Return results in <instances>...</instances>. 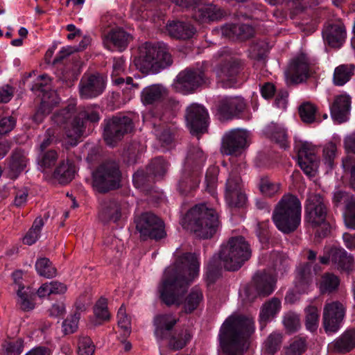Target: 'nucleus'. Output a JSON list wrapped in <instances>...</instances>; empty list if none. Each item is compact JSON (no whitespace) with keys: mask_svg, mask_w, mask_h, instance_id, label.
Here are the masks:
<instances>
[{"mask_svg":"<svg viewBox=\"0 0 355 355\" xmlns=\"http://www.w3.org/2000/svg\"><path fill=\"white\" fill-rule=\"evenodd\" d=\"M44 225V223L42 218H36L32 227L23 238L24 243L28 245L34 244L38 240Z\"/></svg>","mask_w":355,"mask_h":355,"instance_id":"45","label":"nucleus"},{"mask_svg":"<svg viewBox=\"0 0 355 355\" xmlns=\"http://www.w3.org/2000/svg\"><path fill=\"white\" fill-rule=\"evenodd\" d=\"M329 261L342 270L349 271L352 269L353 257L343 248H334L331 250L329 257L320 258L322 263H327Z\"/></svg>","mask_w":355,"mask_h":355,"instance_id":"31","label":"nucleus"},{"mask_svg":"<svg viewBox=\"0 0 355 355\" xmlns=\"http://www.w3.org/2000/svg\"><path fill=\"white\" fill-rule=\"evenodd\" d=\"M121 172L115 162H106L93 173V186L100 193H105L119 187Z\"/></svg>","mask_w":355,"mask_h":355,"instance_id":"11","label":"nucleus"},{"mask_svg":"<svg viewBox=\"0 0 355 355\" xmlns=\"http://www.w3.org/2000/svg\"><path fill=\"white\" fill-rule=\"evenodd\" d=\"M283 336L281 332L274 331L271 333L263 344L265 352L268 354L276 353L281 347Z\"/></svg>","mask_w":355,"mask_h":355,"instance_id":"46","label":"nucleus"},{"mask_svg":"<svg viewBox=\"0 0 355 355\" xmlns=\"http://www.w3.org/2000/svg\"><path fill=\"white\" fill-rule=\"evenodd\" d=\"M103 138L107 145L114 146L123 136L131 132L133 123L125 116H115L104 120Z\"/></svg>","mask_w":355,"mask_h":355,"instance_id":"15","label":"nucleus"},{"mask_svg":"<svg viewBox=\"0 0 355 355\" xmlns=\"http://www.w3.org/2000/svg\"><path fill=\"white\" fill-rule=\"evenodd\" d=\"M219 168L216 166H209L205 174V185L207 191L211 195H214L218 183V175Z\"/></svg>","mask_w":355,"mask_h":355,"instance_id":"51","label":"nucleus"},{"mask_svg":"<svg viewBox=\"0 0 355 355\" xmlns=\"http://www.w3.org/2000/svg\"><path fill=\"white\" fill-rule=\"evenodd\" d=\"M35 269L37 273L46 278H53L56 275V269L52 266L47 258H40L35 263Z\"/></svg>","mask_w":355,"mask_h":355,"instance_id":"48","label":"nucleus"},{"mask_svg":"<svg viewBox=\"0 0 355 355\" xmlns=\"http://www.w3.org/2000/svg\"><path fill=\"white\" fill-rule=\"evenodd\" d=\"M337 147L335 144L330 141L323 148V162L327 170H331L334 166V159L336 156Z\"/></svg>","mask_w":355,"mask_h":355,"instance_id":"54","label":"nucleus"},{"mask_svg":"<svg viewBox=\"0 0 355 355\" xmlns=\"http://www.w3.org/2000/svg\"><path fill=\"white\" fill-rule=\"evenodd\" d=\"M206 68L207 63H202L200 67L187 69L181 71L173 84V89L183 94L193 92L206 83L207 79Z\"/></svg>","mask_w":355,"mask_h":355,"instance_id":"12","label":"nucleus"},{"mask_svg":"<svg viewBox=\"0 0 355 355\" xmlns=\"http://www.w3.org/2000/svg\"><path fill=\"white\" fill-rule=\"evenodd\" d=\"M79 94L83 99H91L101 95L105 89V79L99 73L85 74L79 85Z\"/></svg>","mask_w":355,"mask_h":355,"instance_id":"22","label":"nucleus"},{"mask_svg":"<svg viewBox=\"0 0 355 355\" xmlns=\"http://www.w3.org/2000/svg\"><path fill=\"white\" fill-rule=\"evenodd\" d=\"M244 262V237L232 236L223 243L218 254L210 259L207 266L206 277L213 283L220 275L223 268L227 270H239Z\"/></svg>","mask_w":355,"mask_h":355,"instance_id":"3","label":"nucleus"},{"mask_svg":"<svg viewBox=\"0 0 355 355\" xmlns=\"http://www.w3.org/2000/svg\"><path fill=\"white\" fill-rule=\"evenodd\" d=\"M199 273V262L196 254L185 253L164 272L158 287L162 301L168 306L180 305L182 293Z\"/></svg>","mask_w":355,"mask_h":355,"instance_id":"1","label":"nucleus"},{"mask_svg":"<svg viewBox=\"0 0 355 355\" xmlns=\"http://www.w3.org/2000/svg\"><path fill=\"white\" fill-rule=\"evenodd\" d=\"M305 324L306 329L313 332L318 327L319 312L315 306H309L305 309Z\"/></svg>","mask_w":355,"mask_h":355,"instance_id":"50","label":"nucleus"},{"mask_svg":"<svg viewBox=\"0 0 355 355\" xmlns=\"http://www.w3.org/2000/svg\"><path fill=\"white\" fill-rule=\"evenodd\" d=\"M283 324L289 332L297 331L300 327V319L298 314L289 311L284 314Z\"/></svg>","mask_w":355,"mask_h":355,"instance_id":"59","label":"nucleus"},{"mask_svg":"<svg viewBox=\"0 0 355 355\" xmlns=\"http://www.w3.org/2000/svg\"><path fill=\"white\" fill-rule=\"evenodd\" d=\"M206 156L198 146L189 147L182 175L178 182L180 192L184 193L199 183L200 171L206 161Z\"/></svg>","mask_w":355,"mask_h":355,"instance_id":"9","label":"nucleus"},{"mask_svg":"<svg viewBox=\"0 0 355 355\" xmlns=\"http://www.w3.org/2000/svg\"><path fill=\"white\" fill-rule=\"evenodd\" d=\"M100 119L98 110L94 107H80L76 113V107L72 104L59 110L52 116L53 123L62 128L66 137L71 140V146H76L78 139L83 136L85 130V119L91 123H98Z\"/></svg>","mask_w":355,"mask_h":355,"instance_id":"2","label":"nucleus"},{"mask_svg":"<svg viewBox=\"0 0 355 355\" xmlns=\"http://www.w3.org/2000/svg\"><path fill=\"white\" fill-rule=\"evenodd\" d=\"M130 211V206L125 200H105L101 205L98 218L104 223H116L123 217H126Z\"/></svg>","mask_w":355,"mask_h":355,"instance_id":"17","label":"nucleus"},{"mask_svg":"<svg viewBox=\"0 0 355 355\" xmlns=\"http://www.w3.org/2000/svg\"><path fill=\"white\" fill-rule=\"evenodd\" d=\"M261 192L267 196H272L277 193L281 187V184L272 182L268 177H262L259 184Z\"/></svg>","mask_w":355,"mask_h":355,"instance_id":"52","label":"nucleus"},{"mask_svg":"<svg viewBox=\"0 0 355 355\" xmlns=\"http://www.w3.org/2000/svg\"><path fill=\"white\" fill-rule=\"evenodd\" d=\"M327 207L320 194L310 193L305 204V220L313 227L324 224Z\"/></svg>","mask_w":355,"mask_h":355,"instance_id":"18","label":"nucleus"},{"mask_svg":"<svg viewBox=\"0 0 355 355\" xmlns=\"http://www.w3.org/2000/svg\"><path fill=\"white\" fill-rule=\"evenodd\" d=\"M96 346L92 340L87 336H81L78 342V353L79 355H93Z\"/></svg>","mask_w":355,"mask_h":355,"instance_id":"55","label":"nucleus"},{"mask_svg":"<svg viewBox=\"0 0 355 355\" xmlns=\"http://www.w3.org/2000/svg\"><path fill=\"white\" fill-rule=\"evenodd\" d=\"M333 202L336 206L345 205L344 221L348 228L355 229V198L341 190L334 193Z\"/></svg>","mask_w":355,"mask_h":355,"instance_id":"25","label":"nucleus"},{"mask_svg":"<svg viewBox=\"0 0 355 355\" xmlns=\"http://www.w3.org/2000/svg\"><path fill=\"white\" fill-rule=\"evenodd\" d=\"M309 73L310 67L308 58L302 53L291 60L284 72L285 80L288 85L300 83L307 79Z\"/></svg>","mask_w":355,"mask_h":355,"instance_id":"20","label":"nucleus"},{"mask_svg":"<svg viewBox=\"0 0 355 355\" xmlns=\"http://www.w3.org/2000/svg\"><path fill=\"white\" fill-rule=\"evenodd\" d=\"M297 153L298 164L303 172L309 177H314L318 172L320 157V149L311 142L306 141L295 144Z\"/></svg>","mask_w":355,"mask_h":355,"instance_id":"13","label":"nucleus"},{"mask_svg":"<svg viewBox=\"0 0 355 355\" xmlns=\"http://www.w3.org/2000/svg\"><path fill=\"white\" fill-rule=\"evenodd\" d=\"M335 349L340 352H346L355 347V329L345 332L342 336L333 343Z\"/></svg>","mask_w":355,"mask_h":355,"instance_id":"41","label":"nucleus"},{"mask_svg":"<svg viewBox=\"0 0 355 355\" xmlns=\"http://www.w3.org/2000/svg\"><path fill=\"white\" fill-rule=\"evenodd\" d=\"M118 325L123 332L124 336H128L131 332V321L126 313L125 306L123 305L119 308L117 313Z\"/></svg>","mask_w":355,"mask_h":355,"instance_id":"57","label":"nucleus"},{"mask_svg":"<svg viewBox=\"0 0 355 355\" xmlns=\"http://www.w3.org/2000/svg\"><path fill=\"white\" fill-rule=\"evenodd\" d=\"M167 95V90L160 85H152L145 87L141 94L144 105H153L162 101Z\"/></svg>","mask_w":355,"mask_h":355,"instance_id":"34","label":"nucleus"},{"mask_svg":"<svg viewBox=\"0 0 355 355\" xmlns=\"http://www.w3.org/2000/svg\"><path fill=\"white\" fill-rule=\"evenodd\" d=\"M184 228L190 230L200 239H209L216 233L218 225L216 211L206 204L196 205L188 211L182 221Z\"/></svg>","mask_w":355,"mask_h":355,"instance_id":"4","label":"nucleus"},{"mask_svg":"<svg viewBox=\"0 0 355 355\" xmlns=\"http://www.w3.org/2000/svg\"><path fill=\"white\" fill-rule=\"evenodd\" d=\"M132 39L131 35L123 28H116L104 35L103 44L108 50L122 51L127 48Z\"/></svg>","mask_w":355,"mask_h":355,"instance_id":"26","label":"nucleus"},{"mask_svg":"<svg viewBox=\"0 0 355 355\" xmlns=\"http://www.w3.org/2000/svg\"><path fill=\"white\" fill-rule=\"evenodd\" d=\"M178 321L173 314H160L154 318L155 335L159 340L166 339L170 331Z\"/></svg>","mask_w":355,"mask_h":355,"instance_id":"32","label":"nucleus"},{"mask_svg":"<svg viewBox=\"0 0 355 355\" xmlns=\"http://www.w3.org/2000/svg\"><path fill=\"white\" fill-rule=\"evenodd\" d=\"M214 59L217 62L214 71L222 86L225 88L236 87L241 60L226 48L218 51Z\"/></svg>","mask_w":355,"mask_h":355,"instance_id":"8","label":"nucleus"},{"mask_svg":"<svg viewBox=\"0 0 355 355\" xmlns=\"http://www.w3.org/2000/svg\"><path fill=\"white\" fill-rule=\"evenodd\" d=\"M311 263H307L297 268V276L295 282L294 288L286 293L285 302L289 304H294L300 300V295L307 293L311 284V277L316 274L320 268L315 266L313 271Z\"/></svg>","mask_w":355,"mask_h":355,"instance_id":"16","label":"nucleus"},{"mask_svg":"<svg viewBox=\"0 0 355 355\" xmlns=\"http://www.w3.org/2000/svg\"><path fill=\"white\" fill-rule=\"evenodd\" d=\"M244 33L243 24H226L221 27V34L223 37L235 41L242 37Z\"/></svg>","mask_w":355,"mask_h":355,"instance_id":"47","label":"nucleus"},{"mask_svg":"<svg viewBox=\"0 0 355 355\" xmlns=\"http://www.w3.org/2000/svg\"><path fill=\"white\" fill-rule=\"evenodd\" d=\"M204 303V295L200 288L193 287L186 296L183 302V310L186 313H191L200 308Z\"/></svg>","mask_w":355,"mask_h":355,"instance_id":"36","label":"nucleus"},{"mask_svg":"<svg viewBox=\"0 0 355 355\" xmlns=\"http://www.w3.org/2000/svg\"><path fill=\"white\" fill-rule=\"evenodd\" d=\"M28 163V159L25 152L16 150L12 154L9 168L15 175H17L25 169Z\"/></svg>","mask_w":355,"mask_h":355,"instance_id":"42","label":"nucleus"},{"mask_svg":"<svg viewBox=\"0 0 355 355\" xmlns=\"http://www.w3.org/2000/svg\"><path fill=\"white\" fill-rule=\"evenodd\" d=\"M75 166L69 160L62 161L53 172V178L59 183L65 184L70 182L74 178Z\"/></svg>","mask_w":355,"mask_h":355,"instance_id":"39","label":"nucleus"},{"mask_svg":"<svg viewBox=\"0 0 355 355\" xmlns=\"http://www.w3.org/2000/svg\"><path fill=\"white\" fill-rule=\"evenodd\" d=\"M58 159V153L54 150L42 152L37 159L40 170L44 172L51 168L56 164Z\"/></svg>","mask_w":355,"mask_h":355,"instance_id":"43","label":"nucleus"},{"mask_svg":"<svg viewBox=\"0 0 355 355\" xmlns=\"http://www.w3.org/2000/svg\"><path fill=\"white\" fill-rule=\"evenodd\" d=\"M220 345L225 355H242L244 349V315L233 313L222 324Z\"/></svg>","mask_w":355,"mask_h":355,"instance_id":"5","label":"nucleus"},{"mask_svg":"<svg viewBox=\"0 0 355 355\" xmlns=\"http://www.w3.org/2000/svg\"><path fill=\"white\" fill-rule=\"evenodd\" d=\"M322 37L332 47H340L346 37L345 27L340 21L329 24L322 31Z\"/></svg>","mask_w":355,"mask_h":355,"instance_id":"29","label":"nucleus"},{"mask_svg":"<svg viewBox=\"0 0 355 355\" xmlns=\"http://www.w3.org/2000/svg\"><path fill=\"white\" fill-rule=\"evenodd\" d=\"M225 15L226 13L224 10L220 7L208 4L195 8L193 17L195 20L200 23H205L220 20L223 18Z\"/></svg>","mask_w":355,"mask_h":355,"instance_id":"30","label":"nucleus"},{"mask_svg":"<svg viewBox=\"0 0 355 355\" xmlns=\"http://www.w3.org/2000/svg\"><path fill=\"white\" fill-rule=\"evenodd\" d=\"M155 134L162 146H168L174 140L175 130L171 128H163L162 129H155Z\"/></svg>","mask_w":355,"mask_h":355,"instance_id":"62","label":"nucleus"},{"mask_svg":"<svg viewBox=\"0 0 355 355\" xmlns=\"http://www.w3.org/2000/svg\"><path fill=\"white\" fill-rule=\"evenodd\" d=\"M47 94H44L41 105L36 112L35 114L33 116V120L36 123H40L42 121L43 118L45 114H49L51 111V106L52 104L56 103V101H48L46 99V96Z\"/></svg>","mask_w":355,"mask_h":355,"instance_id":"63","label":"nucleus"},{"mask_svg":"<svg viewBox=\"0 0 355 355\" xmlns=\"http://www.w3.org/2000/svg\"><path fill=\"white\" fill-rule=\"evenodd\" d=\"M185 119L192 134L202 133L207 129L209 114L205 107L192 103L186 110Z\"/></svg>","mask_w":355,"mask_h":355,"instance_id":"23","label":"nucleus"},{"mask_svg":"<svg viewBox=\"0 0 355 355\" xmlns=\"http://www.w3.org/2000/svg\"><path fill=\"white\" fill-rule=\"evenodd\" d=\"M306 348V340L297 337L292 340L290 345L286 347V353L287 355H300L305 351Z\"/></svg>","mask_w":355,"mask_h":355,"instance_id":"60","label":"nucleus"},{"mask_svg":"<svg viewBox=\"0 0 355 355\" xmlns=\"http://www.w3.org/2000/svg\"><path fill=\"white\" fill-rule=\"evenodd\" d=\"M351 98L349 95L342 94L338 95L330 106L331 116L338 123L345 122L348 119L350 111Z\"/></svg>","mask_w":355,"mask_h":355,"instance_id":"28","label":"nucleus"},{"mask_svg":"<svg viewBox=\"0 0 355 355\" xmlns=\"http://www.w3.org/2000/svg\"><path fill=\"white\" fill-rule=\"evenodd\" d=\"M168 347L173 350H180L184 347L191 339L190 331L183 329L169 333L167 338Z\"/></svg>","mask_w":355,"mask_h":355,"instance_id":"38","label":"nucleus"},{"mask_svg":"<svg viewBox=\"0 0 355 355\" xmlns=\"http://www.w3.org/2000/svg\"><path fill=\"white\" fill-rule=\"evenodd\" d=\"M94 314L95 316V325L101 324L102 322L110 319V315L107 309V300L105 297H101L94 306Z\"/></svg>","mask_w":355,"mask_h":355,"instance_id":"44","label":"nucleus"},{"mask_svg":"<svg viewBox=\"0 0 355 355\" xmlns=\"http://www.w3.org/2000/svg\"><path fill=\"white\" fill-rule=\"evenodd\" d=\"M282 302L277 297H272L263 304L259 313L261 322H269L272 320L280 312Z\"/></svg>","mask_w":355,"mask_h":355,"instance_id":"37","label":"nucleus"},{"mask_svg":"<svg viewBox=\"0 0 355 355\" xmlns=\"http://www.w3.org/2000/svg\"><path fill=\"white\" fill-rule=\"evenodd\" d=\"M339 282V279L336 276L327 273L322 278L320 283V289L322 293L331 292L337 288Z\"/></svg>","mask_w":355,"mask_h":355,"instance_id":"61","label":"nucleus"},{"mask_svg":"<svg viewBox=\"0 0 355 355\" xmlns=\"http://www.w3.org/2000/svg\"><path fill=\"white\" fill-rule=\"evenodd\" d=\"M317 110L314 105L310 103H303L299 108L302 120L305 123H312L315 120Z\"/></svg>","mask_w":355,"mask_h":355,"instance_id":"58","label":"nucleus"},{"mask_svg":"<svg viewBox=\"0 0 355 355\" xmlns=\"http://www.w3.org/2000/svg\"><path fill=\"white\" fill-rule=\"evenodd\" d=\"M135 64L142 73H154L170 66L172 58L165 44L146 42L139 48Z\"/></svg>","mask_w":355,"mask_h":355,"instance_id":"7","label":"nucleus"},{"mask_svg":"<svg viewBox=\"0 0 355 355\" xmlns=\"http://www.w3.org/2000/svg\"><path fill=\"white\" fill-rule=\"evenodd\" d=\"M354 70L353 64H341L334 69L333 81L337 86H343L352 78Z\"/></svg>","mask_w":355,"mask_h":355,"instance_id":"40","label":"nucleus"},{"mask_svg":"<svg viewBox=\"0 0 355 355\" xmlns=\"http://www.w3.org/2000/svg\"><path fill=\"white\" fill-rule=\"evenodd\" d=\"M124 71L125 60L123 57L114 58L111 73L112 80L114 85H120L124 83V78L121 77Z\"/></svg>","mask_w":355,"mask_h":355,"instance_id":"49","label":"nucleus"},{"mask_svg":"<svg viewBox=\"0 0 355 355\" xmlns=\"http://www.w3.org/2000/svg\"><path fill=\"white\" fill-rule=\"evenodd\" d=\"M274 271L270 270L261 273H257L253 278L258 293L263 295H270L275 289L277 278L280 272L283 275L287 267L286 259L278 252H273L270 255Z\"/></svg>","mask_w":355,"mask_h":355,"instance_id":"10","label":"nucleus"},{"mask_svg":"<svg viewBox=\"0 0 355 355\" xmlns=\"http://www.w3.org/2000/svg\"><path fill=\"white\" fill-rule=\"evenodd\" d=\"M166 31L171 37L179 40L189 39L196 33V28L192 24L182 21H168L166 26Z\"/></svg>","mask_w":355,"mask_h":355,"instance_id":"33","label":"nucleus"},{"mask_svg":"<svg viewBox=\"0 0 355 355\" xmlns=\"http://www.w3.org/2000/svg\"><path fill=\"white\" fill-rule=\"evenodd\" d=\"M244 185L242 178L236 172H232L226 181L225 198L232 208L242 207L244 205Z\"/></svg>","mask_w":355,"mask_h":355,"instance_id":"19","label":"nucleus"},{"mask_svg":"<svg viewBox=\"0 0 355 355\" xmlns=\"http://www.w3.org/2000/svg\"><path fill=\"white\" fill-rule=\"evenodd\" d=\"M168 168L167 162L162 157H156L152 160L148 168V173L155 177H162Z\"/></svg>","mask_w":355,"mask_h":355,"instance_id":"53","label":"nucleus"},{"mask_svg":"<svg viewBox=\"0 0 355 355\" xmlns=\"http://www.w3.org/2000/svg\"><path fill=\"white\" fill-rule=\"evenodd\" d=\"M345 309L339 302L327 303L323 309V325L327 333H335L342 326Z\"/></svg>","mask_w":355,"mask_h":355,"instance_id":"21","label":"nucleus"},{"mask_svg":"<svg viewBox=\"0 0 355 355\" xmlns=\"http://www.w3.org/2000/svg\"><path fill=\"white\" fill-rule=\"evenodd\" d=\"M264 132L267 137L278 144L280 148L286 149L288 147L287 133L283 125L271 123L265 128Z\"/></svg>","mask_w":355,"mask_h":355,"instance_id":"35","label":"nucleus"},{"mask_svg":"<svg viewBox=\"0 0 355 355\" xmlns=\"http://www.w3.org/2000/svg\"><path fill=\"white\" fill-rule=\"evenodd\" d=\"M342 166L345 171H350V184L355 190V160L352 156H347L343 159Z\"/></svg>","mask_w":355,"mask_h":355,"instance_id":"64","label":"nucleus"},{"mask_svg":"<svg viewBox=\"0 0 355 355\" xmlns=\"http://www.w3.org/2000/svg\"><path fill=\"white\" fill-rule=\"evenodd\" d=\"M244 149V130L234 129L226 132L222 139L220 152L225 155L237 157Z\"/></svg>","mask_w":355,"mask_h":355,"instance_id":"24","label":"nucleus"},{"mask_svg":"<svg viewBox=\"0 0 355 355\" xmlns=\"http://www.w3.org/2000/svg\"><path fill=\"white\" fill-rule=\"evenodd\" d=\"M302 206L300 200L291 194L283 196L272 214V220L283 233L294 232L301 223Z\"/></svg>","mask_w":355,"mask_h":355,"instance_id":"6","label":"nucleus"},{"mask_svg":"<svg viewBox=\"0 0 355 355\" xmlns=\"http://www.w3.org/2000/svg\"><path fill=\"white\" fill-rule=\"evenodd\" d=\"M136 229L143 239H162L166 236L164 222L151 212H145L135 217Z\"/></svg>","mask_w":355,"mask_h":355,"instance_id":"14","label":"nucleus"},{"mask_svg":"<svg viewBox=\"0 0 355 355\" xmlns=\"http://www.w3.org/2000/svg\"><path fill=\"white\" fill-rule=\"evenodd\" d=\"M80 313H74L69 315L62 324V332L64 335L71 334L76 332L78 328Z\"/></svg>","mask_w":355,"mask_h":355,"instance_id":"56","label":"nucleus"},{"mask_svg":"<svg viewBox=\"0 0 355 355\" xmlns=\"http://www.w3.org/2000/svg\"><path fill=\"white\" fill-rule=\"evenodd\" d=\"M244 109V101L240 97H230L223 99L218 109L220 120H230L237 117Z\"/></svg>","mask_w":355,"mask_h":355,"instance_id":"27","label":"nucleus"}]
</instances>
